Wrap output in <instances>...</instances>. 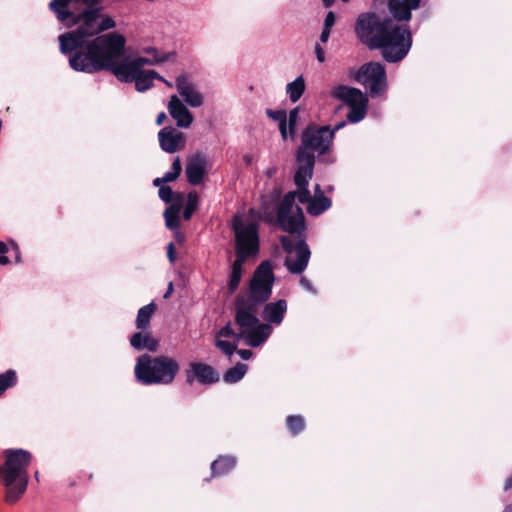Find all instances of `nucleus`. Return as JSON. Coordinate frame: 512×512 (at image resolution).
Listing matches in <instances>:
<instances>
[{"instance_id": "nucleus-38", "label": "nucleus", "mask_w": 512, "mask_h": 512, "mask_svg": "<svg viewBox=\"0 0 512 512\" xmlns=\"http://www.w3.org/2000/svg\"><path fill=\"white\" fill-rule=\"evenodd\" d=\"M335 21H336V17H335L334 12L333 11H329L326 14V17L324 19V26L323 27L331 29L334 26Z\"/></svg>"}, {"instance_id": "nucleus-22", "label": "nucleus", "mask_w": 512, "mask_h": 512, "mask_svg": "<svg viewBox=\"0 0 512 512\" xmlns=\"http://www.w3.org/2000/svg\"><path fill=\"white\" fill-rule=\"evenodd\" d=\"M306 203H308L307 212L313 216L322 214L324 211L328 210L332 204L331 200L323 194L319 184L315 186V197H310Z\"/></svg>"}, {"instance_id": "nucleus-18", "label": "nucleus", "mask_w": 512, "mask_h": 512, "mask_svg": "<svg viewBox=\"0 0 512 512\" xmlns=\"http://www.w3.org/2000/svg\"><path fill=\"white\" fill-rule=\"evenodd\" d=\"M168 111L176 121L179 128H189L193 122V115L181 102L177 95H172L168 103Z\"/></svg>"}, {"instance_id": "nucleus-49", "label": "nucleus", "mask_w": 512, "mask_h": 512, "mask_svg": "<svg viewBox=\"0 0 512 512\" xmlns=\"http://www.w3.org/2000/svg\"><path fill=\"white\" fill-rule=\"evenodd\" d=\"M9 262V258L5 254L0 255V265H7Z\"/></svg>"}, {"instance_id": "nucleus-35", "label": "nucleus", "mask_w": 512, "mask_h": 512, "mask_svg": "<svg viewBox=\"0 0 512 512\" xmlns=\"http://www.w3.org/2000/svg\"><path fill=\"white\" fill-rule=\"evenodd\" d=\"M238 329L235 330L232 326L231 322H228L225 326H223L217 333L216 336L219 338H233V341L240 342L238 340Z\"/></svg>"}, {"instance_id": "nucleus-43", "label": "nucleus", "mask_w": 512, "mask_h": 512, "mask_svg": "<svg viewBox=\"0 0 512 512\" xmlns=\"http://www.w3.org/2000/svg\"><path fill=\"white\" fill-rule=\"evenodd\" d=\"M316 56L319 62H323L325 60L324 52L318 44L316 45Z\"/></svg>"}, {"instance_id": "nucleus-46", "label": "nucleus", "mask_w": 512, "mask_h": 512, "mask_svg": "<svg viewBox=\"0 0 512 512\" xmlns=\"http://www.w3.org/2000/svg\"><path fill=\"white\" fill-rule=\"evenodd\" d=\"M166 119V114L164 112H160L156 117V124L161 125Z\"/></svg>"}, {"instance_id": "nucleus-36", "label": "nucleus", "mask_w": 512, "mask_h": 512, "mask_svg": "<svg viewBox=\"0 0 512 512\" xmlns=\"http://www.w3.org/2000/svg\"><path fill=\"white\" fill-rule=\"evenodd\" d=\"M298 114H299L298 108H294L289 112V116L287 119V126H289L288 134H290L291 136H293L295 133V127H296L297 120H298Z\"/></svg>"}, {"instance_id": "nucleus-48", "label": "nucleus", "mask_w": 512, "mask_h": 512, "mask_svg": "<svg viewBox=\"0 0 512 512\" xmlns=\"http://www.w3.org/2000/svg\"><path fill=\"white\" fill-rule=\"evenodd\" d=\"M510 488H512V476L508 477L505 481V484H504V490H509Z\"/></svg>"}, {"instance_id": "nucleus-25", "label": "nucleus", "mask_w": 512, "mask_h": 512, "mask_svg": "<svg viewBox=\"0 0 512 512\" xmlns=\"http://www.w3.org/2000/svg\"><path fill=\"white\" fill-rule=\"evenodd\" d=\"M157 307L154 302H151L138 310L136 317V327L139 330H146L150 326V320L154 315Z\"/></svg>"}, {"instance_id": "nucleus-17", "label": "nucleus", "mask_w": 512, "mask_h": 512, "mask_svg": "<svg viewBox=\"0 0 512 512\" xmlns=\"http://www.w3.org/2000/svg\"><path fill=\"white\" fill-rule=\"evenodd\" d=\"M196 379L201 384H213L219 380V374L214 368L204 363H191L187 370V381Z\"/></svg>"}, {"instance_id": "nucleus-10", "label": "nucleus", "mask_w": 512, "mask_h": 512, "mask_svg": "<svg viewBox=\"0 0 512 512\" xmlns=\"http://www.w3.org/2000/svg\"><path fill=\"white\" fill-rule=\"evenodd\" d=\"M333 142V131L330 126H308L302 134L301 144L297 153L302 157L315 160V154L322 155L326 153Z\"/></svg>"}, {"instance_id": "nucleus-26", "label": "nucleus", "mask_w": 512, "mask_h": 512, "mask_svg": "<svg viewBox=\"0 0 512 512\" xmlns=\"http://www.w3.org/2000/svg\"><path fill=\"white\" fill-rule=\"evenodd\" d=\"M305 80L302 75L286 86V93L292 103L297 102L305 91Z\"/></svg>"}, {"instance_id": "nucleus-1", "label": "nucleus", "mask_w": 512, "mask_h": 512, "mask_svg": "<svg viewBox=\"0 0 512 512\" xmlns=\"http://www.w3.org/2000/svg\"><path fill=\"white\" fill-rule=\"evenodd\" d=\"M298 169L294 176V182L297 186L296 191L288 192L280 202L276 217L282 230L290 235L280 238L285 252L288 254L285 259V266L290 273H302L309 262L311 252L301 234L305 228L304 214L299 206L295 205L297 198L301 204H305L310 199L308 184L313 176L315 160L301 156L296 153Z\"/></svg>"}, {"instance_id": "nucleus-50", "label": "nucleus", "mask_w": 512, "mask_h": 512, "mask_svg": "<svg viewBox=\"0 0 512 512\" xmlns=\"http://www.w3.org/2000/svg\"><path fill=\"white\" fill-rule=\"evenodd\" d=\"M163 183H165L164 180H163V177L155 178L154 181H153L154 186H157L159 188H160V186H162Z\"/></svg>"}, {"instance_id": "nucleus-7", "label": "nucleus", "mask_w": 512, "mask_h": 512, "mask_svg": "<svg viewBox=\"0 0 512 512\" xmlns=\"http://www.w3.org/2000/svg\"><path fill=\"white\" fill-rule=\"evenodd\" d=\"M180 370L177 360L169 356H151L147 353L137 358L134 374L142 385H169Z\"/></svg>"}, {"instance_id": "nucleus-2", "label": "nucleus", "mask_w": 512, "mask_h": 512, "mask_svg": "<svg viewBox=\"0 0 512 512\" xmlns=\"http://www.w3.org/2000/svg\"><path fill=\"white\" fill-rule=\"evenodd\" d=\"M126 39L117 32H110L90 43L87 51L70 59V67L78 72L95 73L102 70L110 71L120 82H135L138 92H145L153 86L155 79L163 80L154 70L136 68L120 63L125 53Z\"/></svg>"}, {"instance_id": "nucleus-53", "label": "nucleus", "mask_w": 512, "mask_h": 512, "mask_svg": "<svg viewBox=\"0 0 512 512\" xmlns=\"http://www.w3.org/2000/svg\"><path fill=\"white\" fill-rule=\"evenodd\" d=\"M502 512H512V504L506 505Z\"/></svg>"}, {"instance_id": "nucleus-37", "label": "nucleus", "mask_w": 512, "mask_h": 512, "mask_svg": "<svg viewBox=\"0 0 512 512\" xmlns=\"http://www.w3.org/2000/svg\"><path fill=\"white\" fill-rule=\"evenodd\" d=\"M158 194H159L160 199L162 201H164L165 203H170L173 201L174 192L169 186H166V185L160 186Z\"/></svg>"}, {"instance_id": "nucleus-24", "label": "nucleus", "mask_w": 512, "mask_h": 512, "mask_svg": "<svg viewBox=\"0 0 512 512\" xmlns=\"http://www.w3.org/2000/svg\"><path fill=\"white\" fill-rule=\"evenodd\" d=\"M236 465V459L232 456H220L211 463L213 476H222L231 471Z\"/></svg>"}, {"instance_id": "nucleus-21", "label": "nucleus", "mask_w": 512, "mask_h": 512, "mask_svg": "<svg viewBox=\"0 0 512 512\" xmlns=\"http://www.w3.org/2000/svg\"><path fill=\"white\" fill-rule=\"evenodd\" d=\"M420 0H389L388 9L397 20L408 21L411 11L419 7Z\"/></svg>"}, {"instance_id": "nucleus-52", "label": "nucleus", "mask_w": 512, "mask_h": 512, "mask_svg": "<svg viewBox=\"0 0 512 512\" xmlns=\"http://www.w3.org/2000/svg\"><path fill=\"white\" fill-rule=\"evenodd\" d=\"M322 3L325 8H329L335 3V0H322Z\"/></svg>"}, {"instance_id": "nucleus-15", "label": "nucleus", "mask_w": 512, "mask_h": 512, "mask_svg": "<svg viewBox=\"0 0 512 512\" xmlns=\"http://www.w3.org/2000/svg\"><path fill=\"white\" fill-rule=\"evenodd\" d=\"M158 141L164 152L173 154L184 148L186 138L183 132L172 126H167L158 132Z\"/></svg>"}, {"instance_id": "nucleus-54", "label": "nucleus", "mask_w": 512, "mask_h": 512, "mask_svg": "<svg viewBox=\"0 0 512 512\" xmlns=\"http://www.w3.org/2000/svg\"><path fill=\"white\" fill-rule=\"evenodd\" d=\"M162 82H164L168 87H172V83L167 81L166 79L163 78V80H161Z\"/></svg>"}, {"instance_id": "nucleus-9", "label": "nucleus", "mask_w": 512, "mask_h": 512, "mask_svg": "<svg viewBox=\"0 0 512 512\" xmlns=\"http://www.w3.org/2000/svg\"><path fill=\"white\" fill-rule=\"evenodd\" d=\"M273 282L274 274L271 264L264 261L255 270L249 284L248 293L241 294L236 299L250 302V304L259 307L270 298Z\"/></svg>"}, {"instance_id": "nucleus-33", "label": "nucleus", "mask_w": 512, "mask_h": 512, "mask_svg": "<svg viewBox=\"0 0 512 512\" xmlns=\"http://www.w3.org/2000/svg\"><path fill=\"white\" fill-rule=\"evenodd\" d=\"M287 427L292 435H297L304 430L305 421L300 415H291L287 418Z\"/></svg>"}, {"instance_id": "nucleus-11", "label": "nucleus", "mask_w": 512, "mask_h": 512, "mask_svg": "<svg viewBox=\"0 0 512 512\" xmlns=\"http://www.w3.org/2000/svg\"><path fill=\"white\" fill-rule=\"evenodd\" d=\"M331 95L349 107L347 119L350 123H358L365 118L368 98L361 90L346 85H338L333 88Z\"/></svg>"}, {"instance_id": "nucleus-4", "label": "nucleus", "mask_w": 512, "mask_h": 512, "mask_svg": "<svg viewBox=\"0 0 512 512\" xmlns=\"http://www.w3.org/2000/svg\"><path fill=\"white\" fill-rule=\"evenodd\" d=\"M101 10V7L86 8L78 16L72 13V16L65 21L69 26L80 23L75 30L65 32L58 37L60 51L70 55L69 60L87 51L90 43L97 38L90 40L91 37L116 27L115 20L109 15L102 14Z\"/></svg>"}, {"instance_id": "nucleus-39", "label": "nucleus", "mask_w": 512, "mask_h": 512, "mask_svg": "<svg viewBox=\"0 0 512 512\" xmlns=\"http://www.w3.org/2000/svg\"><path fill=\"white\" fill-rule=\"evenodd\" d=\"M167 257L171 263H174L176 260L175 249H174L173 243H169L167 246Z\"/></svg>"}, {"instance_id": "nucleus-20", "label": "nucleus", "mask_w": 512, "mask_h": 512, "mask_svg": "<svg viewBox=\"0 0 512 512\" xmlns=\"http://www.w3.org/2000/svg\"><path fill=\"white\" fill-rule=\"evenodd\" d=\"M287 311V302L284 299L267 303L262 311V319L266 324L280 325Z\"/></svg>"}, {"instance_id": "nucleus-27", "label": "nucleus", "mask_w": 512, "mask_h": 512, "mask_svg": "<svg viewBox=\"0 0 512 512\" xmlns=\"http://www.w3.org/2000/svg\"><path fill=\"white\" fill-rule=\"evenodd\" d=\"M266 114L269 118H271L275 121H278L280 134H281L283 140H286L288 138L286 112L284 110L267 109Z\"/></svg>"}, {"instance_id": "nucleus-32", "label": "nucleus", "mask_w": 512, "mask_h": 512, "mask_svg": "<svg viewBox=\"0 0 512 512\" xmlns=\"http://www.w3.org/2000/svg\"><path fill=\"white\" fill-rule=\"evenodd\" d=\"M215 346L221 350L226 356L231 358V356L236 352L238 347V342L236 341H228L223 338H219L216 336Z\"/></svg>"}, {"instance_id": "nucleus-5", "label": "nucleus", "mask_w": 512, "mask_h": 512, "mask_svg": "<svg viewBox=\"0 0 512 512\" xmlns=\"http://www.w3.org/2000/svg\"><path fill=\"white\" fill-rule=\"evenodd\" d=\"M235 236L236 259L231 265L228 289L234 292L241 281L243 265L250 257L259 253V225L248 216L236 215L232 221Z\"/></svg>"}, {"instance_id": "nucleus-34", "label": "nucleus", "mask_w": 512, "mask_h": 512, "mask_svg": "<svg viewBox=\"0 0 512 512\" xmlns=\"http://www.w3.org/2000/svg\"><path fill=\"white\" fill-rule=\"evenodd\" d=\"M181 169H182V167H181L180 159H179V157H176L173 160V163H172V166H171V170L167 171L163 175L164 182L167 183V182L175 181L178 178V176L180 175Z\"/></svg>"}, {"instance_id": "nucleus-42", "label": "nucleus", "mask_w": 512, "mask_h": 512, "mask_svg": "<svg viewBox=\"0 0 512 512\" xmlns=\"http://www.w3.org/2000/svg\"><path fill=\"white\" fill-rule=\"evenodd\" d=\"M330 33H331V29L323 27V30L320 35V41L323 43L327 42L329 39Z\"/></svg>"}, {"instance_id": "nucleus-23", "label": "nucleus", "mask_w": 512, "mask_h": 512, "mask_svg": "<svg viewBox=\"0 0 512 512\" xmlns=\"http://www.w3.org/2000/svg\"><path fill=\"white\" fill-rule=\"evenodd\" d=\"M131 346L136 350L147 349L154 352L159 346L158 340L152 337L149 333L136 332L130 338Z\"/></svg>"}, {"instance_id": "nucleus-51", "label": "nucleus", "mask_w": 512, "mask_h": 512, "mask_svg": "<svg viewBox=\"0 0 512 512\" xmlns=\"http://www.w3.org/2000/svg\"><path fill=\"white\" fill-rule=\"evenodd\" d=\"M8 252V246L4 242H0V254Z\"/></svg>"}, {"instance_id": "nucleus-8", "label": "nucleus", "mask_w": 512, "mask_h": 512, "mask_svg": "<svg viewBox=\"0 0 512 512\" xmlns=\"http://www.w3.org/2000/svg\"><path fill=\"white\" fill-rule=\"evenodd\" d=\"M258 306L244 300L235 301L234 321L238 328V340H243L251 347L265 343L272 333L269 324L261 323L257 317Z\"/></svg>"}, {"instance_id": "nucleus-12", "label": "nucleus", "mask_w": 512, "mask_h": 512, "mask_svg": "<svg viewBox=\"0 0 512 512\" xmlns=\"http://www.w3.org/2000/svg\"><path fill=\"white\" fill-rule=\"evenodd\" d=\"M356 80L368 89L372 98L381 96L387 88L385 67L378 62L362 65L356 74Z\"/></svg>"}, {"instance_id": "nucleus-29", "label": "nucleus", "mask_w": 512, "mask_h": 512, "mask_svg": "<svg viewBox=\"0 0 512 512\" xmlns=\"http://www.w3.org/2000/svg\"><path fill=\"white\" fill-rule=\"evenodd\" d=\"M179 213H180L179 205H171L165 210V212H164L165 223L169 229L174 230L179 227V225H180Z\"/></svg>"}, {"instance_id": "nucleus-14", "label": "nucleus", "mask_w": 512, "mask_h": 512, "mask_svg": "<svg viewBox=\"0 0 512 512\" xmlns=\"http://www.w3.org/2000/svg\"><path fill=\"white\" fill-rule=\"evenodd\" d=\"M175 86L187 105L192 108H198L203 105L204 97L190 77L179 75L175 80Z\"/></svg>"}, {"instance_id": "nucleus-40", "label": "nucleus", "mask_w": 512, "mask_h": 512, "mask_svg": "<svg viewBox=\"0 0 512 512\" xmlns=\"http://www.w3.org/2000/svg\"><path fill=\"white\" fill-rule=\"evenodd\" d=\"M300 284L303 286V288H305L307 291L311 292V293H316L315 289L313 288L311 282L306 279L305 277H302L300 279Z\"/></svg>"}, {"instance_id": "nucleus-30", "label": "nucleus", "mask_w": 512, "mask_h": 512, "mask_svg": "<svg viewBox=\"0 0 512 512\" xmlns=\"http://www.w3.org/2000/svg\"><path fill=\"white\" fill-rule=\"evenodd\" d=\"M199 204V196L193 191L189 192L187 195V203L184 208L183 218L185 220H190L195 210L198 208Z\"/></svg>"}, {"instance_id": "nucleus-6", "label": "nucleus", "mask_w": 512, "mask_h": 512, "mask_svg": "<svg viewBox=\"0 0 512 512\" xmlns=\"http://www.w3.org/2000/svg\"><path fill=\"white\" fill-rule=\"evenodd\" d=\"M5 457V463L0 468V477L7 488L6 502L14 503L27 489L29 481L27 467L31 461V454L23 449L7 450Z\"/></svg>"}, {"instance_id": "nucleus-31", "label": "nucleus", "mask_w": 512, "mask_h": 512, "mask_svg": "<svg viewBox=\"0 0 512 512\" xmlns=\"http://www.w3.org/2000/svg\"><path fill=\"white\" fill-rule=\"evenodd\" d=\"M17 375L14 370H7L0 374V396L10 387L16 384Z\"/></svg>"}, {"instance_id": "nucleus-28", "label": "nucleus", "mask_w": 512, "mask_h": 512, "mask_svg": "<svg viewBox=\"0 0 512 512\" xmlns=\"http://www.w3.org/2000/svg\"><path fill=\"white\" fill-rule=\"evenodd\" d=\"M247 369H248V367L246 364L237 363L235 366L229 368L225 372L223 379L226 383H230V384L236 383V382L240 381L245 376Z\"/></svg>"}, {"instance_id": "nucleus-44", "label": "nucleus", "mask_w": 512, "mask_h": 512, "mask_svg": "<svg viewBox=\"0 0 512 512\" xmlns=\"http://www.w3.org/2000/svg\"><path fill=\"white\" fill-rule=\"evenodd\" d=\"M11 244H12V248H13L14 253H15V260H16V262H20L21 261V256H20L19 247L14 242H11Z\"/></svg>"}, {"instance_id": "nucleus-56", "label": "nucleus", "mask_w": 512, "mask_h": 512, "mask_svg": "<svg viewBox=\"0 0 512 512\" xmlns=\"http://www.w3.org/2000/svg\"><path fill=\"white\" fill-rule=\"evenodd\" d=\"M343 2H348L349 0H342Z\"/></svg>"}, {"instance_id": "nucleus-45", "label": "nucleus", "mask_w": 512, "mask_h": 512, "mask_svg": "<svg viewBox=\"0 0 512 512\" xmlns=\"http://www.w3.org/2000/svg\"><path fill=\"white\" fill-rule=\"evenodd\" d=\"M172 293H173V283H172V282H170V283L168 284L167 291H166V292L164 293V295H163V298H164V299H168V298L172 295Z\"/></svg>"}, {"instance_id": "nucleus-41", "label": "nucleus", "mask_w": 512, "mask_h": 512, "mask_svg": "<svg viewBox=\"0 0 512 512\" xmlns=\"http://www.w3.org/2000/svg\"><path fill=\"white\" fill-rule=\"evenodd\" d=\"M236 352L243 360H249L253 356V352L249 349H240Z\"/></svg>"}, {"instance_id": "nucleus-19", "label": "nucleus", "mask_w": 512, "mask_h": 512, "mask_svg": "<svg viewBox=\"0 0 512 512\" xmlns=\"http://www.w3.org/2000/svg\"><path fill=\"white\" fill-rule=\"evenodd\" d=\"M103 0H52L49 3V8L56 14L59 21H66L72 16L69 5L72 2L81 3L87 8H94L93 6L101 3Z\"/></svg>"}, {"instance_id": "nucleus-3", "label": "nucleus", "mask_w": 512, "mask_h": 512, "mask_svg": "<svg viewBox=\"0 0 512 512\" xmlns=\"http://www.w3.org/2000/svg\"><path fill=\"white\" fill-rule=\"evenodd\" d=\"M354 30L360 43L370 50H381L382 57L389 63L400 62L412 46L409 29L388 15L361 13Z\"/></svg>"}, {"instance_id": "nucleus-16", "label": "nucleus", "mask_w": 512, "mask_h": 512, "mask_svg": "<svg viewBox=\"0 0 512 512\" xmlns=\"http://www.w3.org/2000/svg\"><path fill=\"white\" fill-rule=\"evenodd\" d=\"M207 158L203 153L194 154L189 160L185 168L187 181L192 185L200 184L206 174Z\"/></svg>"}, {"instance_id": "nucleus-55", "label": "nucleus", "mask_w": 512, "mask_h": 512, "mask_svg": "<svg viewBox=\"0 0 512 512\" xmlns=\"http://www.w3.org/2000/svg\"><path fill=\"white\" fill-rule=\"evenodd\" d=\"M38 477H39V473L38 471L35 472V478L38 480Z\"/></svg>"}, {"instance_id": "nucleus-47", "label": "nucleus", "mask_w": 512, "mask_h": 512, "mask_svg": "<svg viewBox=\"0 0 512 512\" xmlns=\"http://www.w3.org/2000/svg\"><path fill=\"white\" fill-rule=\"evenodd\" d=\"M345 126V122L342 121L338 124H336L333 128L330 127V131H333V136L335 135V132L340 130L341 128H343Z\"/></svg>"}, {"instance_id": "nucleus-13", "label": "nucleus", "mask_w": 512, "mask_h": 512, "mask_svg": "<svg viewBox=\"0 0 512 512\" xmlns=\"http://www.w3.org/2000/svg\"><path fill=\"white\" fill-rule=\"evenodd\" d=\"M144 52L148 56H139L134 59H129L123 55L121 57L120 63H125V65L132 66V71L135 72L136 68L143 69L145 65H159L161 63L174 60L176 57L175 52H160L154 47L146 48Z\"/></svg>"}]
</instances>
